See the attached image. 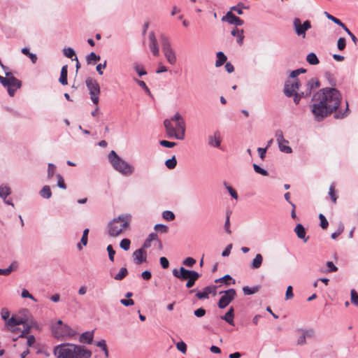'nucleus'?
<instances>
[{
    "instance_id": "1",
    "label": "nucleus",
    "mask_w": 358,
    "mask_h": 358,
    "mask_svg": "<svg viewBox=\"0 0 358 358\" xmlns=\"http://www.w3.org/2000/svg\"><path fill=\"white\" fill-rule=\"evenodd\" d=\"M312 101L311 110L317 121H321L333 113H335L336 119H343L350 113L348 101H345V110L343 113L337 111L342 101V95L336 88H322L313 95Z\"/></svg>"
},
{
    "instance_id": "2",
    "label": "nucleus",
    "mask_w": 358,
    "mask_h": 358,
    "mask_svg": "<svg viewBox=\"0 0 358 358\" xmlns=\"http://www.w3.org/2000/svg\"><path fill=\"white\" fill-rule=\"evenodd\" d=\"M54 354L57 358H90L92 352L83 345L72 343H63L54 348Z\"/></svg>"
},
{
    "instance_id": "3",
    "label": "nucleus",
    "mask_w": 358,
    "mask_h": 358,
    "mask_svg": "<svg viewBox=\"0 0 358 358\" xmlns=\"http://www.w3.org/2000/svg\"><path fill=\"white\" fill-rule=\"evenodd\" d=\"M131 216L129 214L119 215L111 220L107 225L109 236L116 238L122 236L129 229Z\"/></svg>"
},
{
    "instance_id": "4",
    "label": "nucleus",
    "mask_w": 358,
    "mask_h": 358,
    "mask_svg": "<svg viewBox=\"0 0 358 358\" xmlns=\"http://www.w3.org/2000/svg\"><path fill=\"white\" fill-rule=\"evenodd\" d=\"M108 160L113 169L124 176H129L134 172V167L120 158L114 150L108 154Z\"/></svg>"
},
{
    "instance_id": "5",
    "label": "nucleus",
    "mask_w": 358,
    "mask_h": 358,
    "mask_svg": "<svg viewBox=\"0 0 358 358\" xmlns=\"http://www.w3.org/2000/svg\"><path fill=\"white\" fill-rule=\"evenodd\" d=\"M172 273L173 276L181 280H187L186 283V287L187 288L192 287L194 285L195 282L201 276L198 272L195 271L187 270L184 267H180L179 269L174 268Z\"/></svg>"
},
{
    "instance_id": "6",
    "label": "nucleus",
    "mask_w": 358,
    "mask_h": 358,
    "mask_svg": "<svg viewBox=\"0 0 358 358\" xmlns=\"http://www.w3.org/2000/svg\"><path fill=\"white\" fill-rule=\"evenodd\" d=\"M164 125L169 137H175L178 140H183L185 138L186 129L185 121L176 122V127H173L171 120H164Z\"/></svg>"
},
{
    "instance_id": "7",
    "label": "nucleus",
    "mask_w": 358,
    "mask_h": 358,
    "mask_svg": "<svg viewBox=\"0 0 358 358\" xmlns=\"http://www.w3.org/2000/svg\"><path fill=\"white\" fill-rule=\"evenodd\" d=\"M160 41L162 43V51L167 62L171 65H175L177 62L176 55L171 47L169 38L166 36L162 35L160 36Z\"/></svg>"
},
{
    "instance_id": "8",
    "label": "nucleus",
    "mask_w": 358,
    "mask_h": 358,
    "mask_svg": "<svg viewBox=\"0 0 358 358\" xmlns=\"http://www.w3.org/2000/svg\"><path fill=\"white\" fill-rule=\"evenodd\" d=\"M85 83L90 95V99L94 104L97 106L99 104V94L101 92L99 84L96 80L92 78H87L85 80Z\"/></svg>"
},
{
    "instance_id": "9",
    "label": "nucleus",
    "mask_w": 358,
    "mask_h": 358,
    "mask_svg": "<svg viewBox=\"0 0 358 358\" xmlns=\"http://www.w3.org/2000/svg\"><path fill=\"white\" fill-rule=\"evenodd\" d=\"M31 313L29 311L23 308L20 310L17 314L13 315L8 322V327H14L17 325L23 324L26 325Z\"/></svg>"
},
{
    "instance_id": "10",
    "label": "nucleus",
    "mask_w": 358,
    "mask_h": 358,
    "mask_svg": "<svg viewBox=\"0 0 358 358\" xmlns=\"http://www.w3.org/2000/svg\"><path fill=\"white\" fill-rule=\"evenodd\" d=\"M293 27L297 36L306 38V32L311 28V24L309 20H306L303 24L299 18L296 17L293 20Z\"/></svg>"
},
{
    "instance_id": "11",
    "label": "nucleus",
    "mask_w": 358,
    "mask_h": 358,
    "mask_svg": "<svg viewBox=\"0 0 358 358\" xmlns=\"http://www.w3.org/2000/svg\"><path fill=\"white\" fill-rule=\"evenodd\" d=\"M224 294L220 299L217 306L220 308H225L236 297V292L234 289H229L220 294Z\"/></svg>"
},
{
    "instance_id": "12",
    "label": "nucleus",
    "mask_w": 358,
    "mask_h": 358,
    "mask_svg": "<svg viewBox=\"0 0 358 358\" xmlns=\"http://www.w3.org/2000/svg\"><path fill=\"white\" fill-rule=\"evenodd\" d=\"M300 85L301 83L298 78H291L289 77V78L287 80L285 83V94L288 97L292 96L293 94H294L295 92H296V91L299 90Z\"/></svg>"
},
{
    "instance_id": "13",
    "label": "nucleus",
    "mask_w": 358,
    "mask_h": 358,
    "mask_svg": "<svg viewBox=\"0 0 358 358\" xmlns=\"http://www.w3.org/2000/svg\"><path fill=\"white\" fill-rule=\"evenodd\" d=\"M298 332L300 333V336L296 340V345L300 346L305 345L307 343L306 339L313 338L315 334L313 329H300Z\"/></svg>"
},
{
    "instance_id": "14",
    "label": "nucleus",
    "mask_w": 358,
    "mask_h": 358,
    "mask_svg": "<svg viewBox=\"0 0 358 358\" xmlns=\"http://www.w3.org/2000/svg\"><path fill=\"white\" fill-rule=\"evenodd\" d=\"M6 77L2 85L4 87H11L18 89L21 87V82L14 77L9 71H5Z\"/></svg>"
},
{
    "instance_id": "15",
    "label": "nucleus",
    "mask_w": 358,
    "mask_h": 358,
    "mask_svg": "<svg viewBox=\"0 0 358 358\" xmlns=\"http://www.w3.org/2000/svg\"><path fill=\"white\" fill-rule=\"evenodd\" d=\"M222 21L227 22L229 24L236 26H241L244 23L243 20L236 16L231 11L227 12V14L222 17Z\"/></svg>"
},
{
    "instance_id": "16",
    "label": "nucleus",
    "mask_w": 358,
    "mask_h": 358,
    "mask_svg": "<svg viewBox=\"0 0 358 358\" xmlns=\"http://www.w3.org/2000/svg\"><path fill=\"white\" fill-rule=\"evenodd\" d=\"M149 39H150V48L155 56H159V49L158 47V43L157 38L155 37V33L151 31L149 34Z\"/></svg>"
},
{
    "instance_id": "17",
    "label": "nucleus",
    "mask_w": 358,
    "mask_h": 358,
    "mask_svg": "<svg viewBox=\"0 0 358 358\" xmlns=\"http://www.w3.org/2000/svg\"><path fill=\"white\" fill-rule=\"evenodd\" d=\"M53 333L56 337H59L61 336H68L70 337L74 336L76 334L75 330L71 329L68 325H64L61 327V333L55 331V329H52Z\"/></svg>"
},
{
    "instance_id": "18",
    "label": "nucleus",
    "mask_w": 358,
    "mask_h": 358,
    "mask_svg": "<svg viewBox=\"0 0 358 358\" xmlns=\"http://www.w3.org/2000/svg\"><path fill=\"white\" fill-rule=\"evenodd\" d=\"M216 287L215 286H207L203 288V291L198 292L196 296L199 299H208L210 294H215Z\"/></svg>"
},
{
    "instance_id": "19",
    "label": "nucleus",
    "mask_w": 358,
    "mask_h": 358,
    "mask_svg": "<svg viewBox=\"0 0 358 358\" xmlns=\"http://www.w3.org/2000/svg\"><path fill=\"white\" fill-rule=\"evenodd\" d=\"M145 252L143 248L136 250L133 253L134 262L136 264H141L146 261Z\"/></svg>"
},
{
    "instance_id": "20",
    "label": "nucleus",
    "mask_w": 358,
    "mask_h": 358,
    "mask_svg": "<svg viewBox=\"0 0 358 358\" xmlns=\"http://www.w3.org/2000/svg\"><path fill=\"white\" fill-rule=\"evenodd\" d=\"M294 232L296 234L299 238L303 240L305 243L307 242L308 237H306V230L301 224H298L296 226Z\"/></svg>"
},
{
    "instance_id": "21",
    "label": "nucleus",
    "mask_w": 358,
    "mask_h": 358,
    "mask_svg": "<svg viewBox=\"0 0 358 358\" xmlns=\"http://www.w3.org/2000/svg\"><path fill=\"white\" fill-rule=\"evenodd\" d=\"M94 338V331H85L80 336V342L82 343L90 344Z\"/></svg>"
},
{
    "instance_id": "22",
    "label": "nucleus",
    "mask_w": 358,
    "mask_h": 358,
    "mask_svg": "<svg viewBox=\"0 0 358 358\" xmlns=\"http://www.w3.org/2000/svg\"><path fill=\"white\" fill-rule=\"evenodd\" d=\"M221 140L218 133H215L213 135L208 136L209 145L214 148H219L220 146Z\"/></svg>"
},
{
    "instance_id": "23",
    "label": "nucleus",
    "mask_w": 358,
    "mask_h": 358,
    "mask_svg": "<svg viewBox=\"0 0 358 358\" xmlns=\"http://www.w3.org/2000/svg\"><path fill=\"white\" fill-rule=\"evenodd\" d=\"M320 86V82L316 78H312L308 80L307 83V88L305 91L306 96H309L311 94V91L313 88L318 87Z\"/></svg>"
},
{
    "instance_id": "24",
    "label": "nucleus",
    "mask_w": 358,
    "mask_h": 358,
    "mask_svg": "<svg viewBox=\"0 0 358 358\" xmlns=\"http://www.w3.org/2000/svg\"><path fill=\"white\" fill-rule=\"evenodd\" d=\"M234 309L233 307H231L229 310L225 313L224 315L221 317V319L226 321L231 325H234Z\"/></svg>"
},
{
    "instance_id": "25",
    "label": "nucleus",
    "mask_w": 358,
    "mask_h": 358,
    "mask_svg": "<svg viewBox=\"0 0 358 358\" xmlns=\"http://www.w3.org/2000/svg\"><path fill=\"white\" fill-rule=\"evenodd\" d=\"M231 34L232 36L236 37V41L237 43L241 45L243 43L244 39V35H243V29H238L237 28H234L231 31Z\"/></svg>"
},
{
    "instance_id": "26",
    "label": "nucleus",
    "mask_w": 358,
    "mask_h": 358,
    "mask_svg": "<svg viewBox=\"0 0 358 358\" xmlns=\"http://www.w3.org/2000/svg\"><path fill=\"white\" fill-rule=\"evenodd\" d=\"M263 257L261 254H257L255 258L252 259V263L250 264V268L252 269H257L259 268L262 264Z\"/></svg>"
},
{
    "instance_id": "27",
    "label": "nucleus",
    "mask_w": 358,
    "mask_h": 358,
    "mask_svg": "<svg viewBox=\"0 0 358 358\" xmlns=\"http://www.w3.org/2000/svg\"><path fill=\"white\" fill-rule=\"evenodd\" d=\"M67 65H64L62 67L61 69V74L60 78L59 79V83L63 85H66L68 84L67 81V74H68V70H67Z\"/></svg>"
},
{
    "instance_id": "28",
    "label": "nucleus",
    "mask_w": 358,
    "mask_h": 358,
    "mask_svg": "<svg viewBox=\"0 0 358 358\" xmlns=\"http://www.w3.org/2000/svg\"><path fill=\"white\" fill-rule=\"evenodd\" d=\"M88 234H89V229H85L83 231V236H82V238H81V240H80V243H78L77 244V248L79 250H83L82 245H84V246L87 245V241H88Z\"/></svg>"
},
{
    "instance_id": "29",
    "label": "nucleus",
    "mask_w": 358,
    "mask_h": 358,
    "mask_svg": "<svg viewBox=\"0 0 358 358\" xmlns=\"http://www.w3.org/2000/svg\"><path fill=\"white\" fill-rule=\"evenodd\" d=\"M216 56L217 60L215 62V66L216 67H220L226 62L227 57L222 51L217 52Z\"/></svg>"
},
{
    "instance_id": "30",
    "label": "nucleus",
    "mask_w": 358,
    "mask_h": 358,
    "mask_svg": "<svg viewBox=\"0 0 358 358\" xmlns=\"http://www.w3.org/2000/svg\"><path fill=\"white\" fill-rule=\"evenodd\" d=\"M288 144L289 141L287 140H286V143L280 142L278 143L280 151L287 154L292 153V149L291 147L289 146Z\"/></svg>"
},
{
    "instance_id": "31",
    "label": "nucleus",
    "mask_w": 358,
    "mask_h": 358,
    "mask_svg": "<svg viewBox=\"0 0 358 358\" xmlns=\"http://www.w3.org/2000/svg\"><path fill=\"white\" fill-rule=\"evenodd\" d=\"M306 61L310 65H317L320 60L314 52H310L306 56Z\"/></svg>"
},
{
    "instance_id": "32",
    "label": "nucleus",
    "mask_w": 358,
    "mask_h": 358,
    "mask_svg": "<svg viewBox=\"0 0 358 358\" xmlns=\"http://www.w3.org/2000/svg\"><path fill=\"white\" fill-rule=\"evenodd\" d=\"M41 197L44 199H50L52 196V192L48 185H45L39 192Z\"/></svg>"
},
{
    "instance_id": "33",
    "label": "nucleus",
    "mask_w": 358,
    "mask_h": 358,
    "mask_svg": "<svg viewBox=\"0 0 358 358\" xmlns=\"http://www.w3.org/2000/svg\"><path fill=\"white\" fill-rule=\"evenodd\" d=\"M0 315L1 319L5 322L6 326L8 327V322L9 321L10 317V311L6 308H2L0 311Z\"/></svg>"
},
{
    "instance_id": "34",
    "label": "nucleus",
    "mask_w": 358,
    "mask_h": 358,
    "mask_svg": "<svg viewBox=\"0 0 358 358\" xmlns=\"http://www.w3.org/2000/svg\"><path fill=\"white\" fill-rule=\"evenodd\" d=\"M259 290V286H255L253 287H249L248 286L243 287V292L245 295H251L257 293Z\"/></svg>"
},
{
    "instance_id": "35",
    "label": "nucleus",
    "mask_w": 358,
    "mask_h": 358,
    "mask_svg": "<svg viewBox=\"0 0 358 358\" xmlns=\"http://www.w3.org/2000/svg\"><path fill=\"white\" fill-rule=\"evenodd\" d=\"M96 345L97 347L101 348V350L104 352L105 357L106 358H108V356H109V352H108V348H107V345H106V341L102 339V340L96 342Z\"/></svg>"
},
{
    "instance_id": "36",
    "label": "nucleus",
    "mask_w": 358,
    "mask_h": 358,
    "mask_svg": "<svg viewBox=\"0 0 358 358\" xmlns=\"http://www.w3.org/2000/svg\"><path fill=\"white\" fill-rule=\"evenodd\" d=\"M128 271L125 267H122L120 269L119 272L114 276V279L116 280H122L127 275Z\"/></svg>"
},
{
    "instance_id": "37",
    "label": "nucleus",
    "mask_w": 358,
    "mask_h": 358,
    "mask_svg": "<svg viewBox=\"0 0 358 358\" xmlns=\"http://www.w3.org/2000/svg\"><path fill=\"white\" fill-rule=\"evenodd\" d=\"M10 194V189L8 186H0V197L6 199V197Z\"/></svg>"
},
{
    "instance_id": "38",
    "label": "nucleus",
    "mask_w": 358,
    "mask_h": 358,
    "mask_svg": "<svg viewBox=\"0 0 358 358\" xmlns=\"http://www.w3.org/2000/svg\"><path fill=\"white\" fill-rule=\"evenodd\" d=\"M21 52L24 55L28 56L34 64L36 62V60H37L36 55L34 53L30 52L29 50L27 48H23L21 50Z\"/></svg>"
},
{
    "instance_id": "39",
    "label": "nucleus",
    "mask_w": 358,
    "mask_h": 358,
    "mask_svg": "<svg viewBox=\"0 0 358 358\" xmlns=\"http://www.w3.org/2000/svg\"><path fill=\"white\" fill-rule=\"evenodd\" d=\"M225 282L227 285H230L231 283V284L235 283V280H233L232 278L229 275H225L224 276H223L219 279H217L215 280V282Z\"/></svg>"
},
{
    "instance_id": "40",
    "label": "nucleus",
    "mask_w": 358,
    "mask_h": 358,
    "mask_svg": "<svg viewBox=\"0 0 358 358\" xmlns=\"http://www.w3.org/2000/svg\"><path fill=\"white\" fill-rule=\"evenodd\" d=\"M243 3H238L236 6H232L231 10L236 11L238 15L243 14V9H248Z\"/></svg>"
},
{
    "instance_id": "41",
    "label": "nucleus",
    "mask_w": 358,
    "mask_h": 358,
    "mask_svg": "<svg viewBox=\"0 0 358 358\" xmlns=\"http://www.w3.org/2000/svg\"><path fill=\"white\" fill-rule=\"evenodd\" d=\"M63 53L66 57L70 58L72 60H73V59H74L73 57H76L74 50L71 48H64Z\"/></svg>"
},
{
    "instance_id": "42",
    "label": "nucleus",
    "mask_w": 358,
    "mask_h": 358,
    "mask_svg": "<svg viewBox=\"0 0 358 358\" xmlns=\"http://www.w3.org/2000/svg\"><path fill=\"white\" fill-rule=\"evenodd\" d=\"M165 165L169 169H174L177 165V161L175 156H173L171 159L166 160Z\"/></svg>"
},
{
    "instance_id": "43",
    "label": "nucleus",
    "mask_w": 358,
    "mask_h": 358,
    "mask_svg": "<svg viewBox=\"0 0 358 358\" xmlns=\"http://www.w3.org/2000/svg\"><path fill=\"white\" fill-rule=\"evenodd\" d=\"M29 321H27V324L26 325H29V327L31 329H39L40 327H39V324H38V322L34 319L33 316L31 315V314L29 316V318L28 320Z\"/></svg>"
},
{
    "instance_id": "44",
    "label": "nucleus",
    "mask_w": 358,
    "mask_h": 358,
    "mask_svg": "<svg viewBox=\"0 0 358 358\" xmlns=\"http://www.w3.org/2000/svg\"><path fill=\"white\" fill-rule=\"evenodd\" d=\"M131 241L128 238H123L120 243V247L125 250L127 251L130 248Z\"/></svg>"
},
{
    "instance_id": "45",
    "label": "nucleus",
    "mask_w": 358,
    "mask_h": 358,
    "mask_svg": "<svg viewBox=\"0 0 358 358\" xmlns=\"http://www.w3.org/2000/svg\"><path fill=\"white\" fill-rule=\"evenodd\" d=\"M162 217L166 220L171 221L175 219V215L172 211L165 210L162 213Z\"/></svg>"
},
{
    "instance_id": "46",
    "label": "nucleus",
    "mask_w": 358,
    "mask_h": 358,
    "mask_svg": "<svg viewBox=\"0 0 358 358\" xmlns=\"http://www.w3.org/2000/svg\"><path fill=\"white\" fill-rule=\"evenodd\" d=\"M275 136L276 138V141L278 143L282 142L286 143V139L284 138L283 132L282 131L278 129L275 133Z\"/></svg>"
},
{
    "instance_id": "47",
    "label": "nucleus",
    "mask_w": 358,
    "mask_h": 358,
    "mask_svg": "<svg viewBox=\"0 0 358 358\" xmlns=\"http://www.w3.org/2000/svg\"><path fill=\"white\" fill-rule=\"evenodd\" d=\"M15 267L16 266H15V263H13L7 268H0V275H8L15 269Z\"/></svg>"
},
{
    "instance_id": "48",
    "label": "nucleus",
    "mask_w": 358,
    "mask_h": 358,
    "mask_svg": "<svg viewBox=\"0 0 358 358\" xmlns=\"http://www.w3.org/2000/svg\"><path fill=\"white\" fill-rule=\"evenodd\" d=\"M101 59L99 55H96L94 52H91L90 55L87 56V64H91L92 61L97 62Z\"/></svg>"
},
{
    "instance_id": "49",
    "label": "nucleus",
    "mask_w": 358,
    "mask_h": 358,
    "mask_svg": "<svg viewBox=\"0 0 358 358\" xmlns=\"http://www.w3.org/2000/svg\"><path fill=\"white\" fill-rule=\"evenodd\" d=\"M252 166L256 173L261 174L264 176H267L268 175V171H266L265 169L261 168L259 165H257L256 164H253Z\"/></svg>"
},
{
    "instance_id": "50",
    "label": "nucleus",
    "mask_w": 358,
    "mask_h": 358,
    "mask_svg": "<svg viewBox=\"0 0 358 358\" xmlns=\"http://www.w3.org/2000/svg\"><path fill=\"white\" fill-rule=\"evenodd\" d=\"M55 170H56L55 165L52 163H49L48 167V179H50L52 178V176H54V174L55 173Z\"/></svg>"
},
{
    "instance_id": "51",
    "label": "nucleus",
    "mask_w": 358,
    "mask_h": 358,
    "mask_svg": "<svg viewBox=\"0 0 358 358\" xmlns=\"http://www.w3.org/2000/svg\"><path fill=\"white\" fill-rule=\"evenodd\" d=\"M350 299L352 303L358 306V294L355 289H352L350 292Z\"/></svg>"
},
{
    "instance_id": "52",
    "label": "nucleus",
    "mask_w": 358,
    "mask_h": 358,
    "mask_svg": "<svg viewBox=\"0 0 358 358\" xmlns=\"http://www.w3.org/2000/svg\"><path fill=\"white\" fill-rule=\"evenodd\" d=\"M154 229L156 231H160L162 233H167L169 231V228L167 226L162 224H157L155 225Z\"/></svg>"
},
{
    "instance_id": "53",
    "label": "nucleus",
    "mask_w": 358,
    "mask_h": 358,
    "mask_svg": "<svg viewBox=\"0 0 358 358\" xmlns=\"http://www.w3.org/2000/svg\"><path fill=\"white\" fill-rule=\"evenodd\" d=\"M306 72V70L305 69H303V68H300V69H298L296 70H294V71H292L291 73H290V75H289V77L291 78H297V76L299 75H300L301 73H304Z\"/></svg>"
},
{
    "instance_id": "54",
    "label": "nucleus",
    "mask_w": 358,
    "mask_h": 358,
    "mask_svg": "<svg viewBox=\"0 0 358 358\" xmlns=\"http://www.w3.org/2000/svg\"><path fill=\"white\" fill-rule=\"evenodd\" d=\"M324 15H325V16L327 17V19L331 20L335 24L339 25L340 27H341V25H342L343 22L339 19L334 17L333 15H330L327 12H324Z\"/></svg>"
},
{
    "instance_id": "55",
    "label": "nucleus",
    "mask_w": 358,
    "mask_h": 358,
    "mask_svg": "<svg viewBox=\"0 0 358 358\" xmlns=\"http://www.w3.org/2000/svg\"><path fill=\"white\" fill-rule=\"evenodd\" d=\"M346 45V41L345 38L341 37L337 41V48L339 50H343Z\"/></svg>"
},
{
    "instance_id": "56",
    "label": "nucleus",
    "mask_w": 358,
    "mask_h": 358,
    "mask_svg": "<svg viewBox=\"0 0 358 358\" xmlns=\"http://www.w3.org/2000/svg\"><path fill=\"white\" fill-rule=\"evenodd\" d=\"M56 176L57 178V186L62 189H66V186L64 183L62 176L60 174H57Z\"/></svg>"
},
{
    "instance_id": "57",
    "label": "nucleus",
    "mask_w": 358,
    "mask_h": 358,
    "mask_svg": "<svg viewBox=\"0 0 358 358\" xmlns=\"http://www.w3.org/2000/svg\"><path fill=\"white\" fill-rule=\"evenodd\" d=\"M176 348L179 351H180L183 354H185L187 352V345L183 341L178 342L176 343Z\"/></svg>"
},
{
    "instance_id": "58",
    "label": "nucleus",
    "mask_w": 358,
    "mask_h": 358,
    "mask_svg": "<svg viewBox=\"0 0 358 358\" xmlns=\"http://www.w3.org/2000/svg\"><path fill=\"white\" fill-rule=\"evenodd\" d=\"M319 218L320 220V227L322 229H327V227H328L329 223H328L326 217H324V215H322V213H320L319 215Z\"/></svg>"
},
{
    "instance_id": "59",
    "label": "nucleus",
    "mask_w": 358,
    "mask_h": 358,
    "mask_svg": "<svg viewBox=\"0 0 358 358\" xmlns=\"http://www.w3.org/2000/svg\"><path fill=\"white\" fill-rule=\"evenodd\" d=\"M168 120H171V123L172 122H178L180 121H184L183 117L179 113H176L174 115H173L170 119H167Z\"/></svg>"
},
{
    "instance_id": "60",
    "label": "nucleus",
    "mask_w": 358,
    "mask_h": 358,
    "mask_svg": "<svg viewBox=\"0 0 358 358\" xmlns=\"http://www.w3.org/2000/svg\"><path fill=\"white\" fill-rule=\"evenodd\" d=\"M293 96H294V101L296 104L299 103V102L300 101V100L302 97L306 96L305 92H301V93L295 92V94H293Z\"/></svg>"
},
{
    "instance_id": "61",
    "label": "nucleus",
    "mask_w": 358,
    "mask_h": 358,
    "mask_svg": "<svg viewBox=\"0 0 358 358\" xmlns=\"http://www.w3.org/2000/svg\"><path fill=\"white\" fill-rule=\"evenodd\" d=\"M21 296H22V298H29V299H31L34 301H37L35 299V297L32 294H31L27 289H22V293H21Z\"/></svg>"
},
{
    "instance_id": "62",
    "label": "nucleus",
    "mask_w": 358,
    "mask_h": 358,
    "mask_svg": "<svg viewBox=\"0 0 358 358\" xmlns=\"http://www.w3.org/2000/svg\"><path fill=\"white\" fill-rule=\"evenodd\" d=\"M182 263L187 267H192L196 263V260L192 257H187L183 261Z\"/></svg>"
},
{
    "instance_id": "63",
    "label": "nucleus",
    "mask_w": 358,
    "mask_h": 358,
    "mask_svg": "<svg viewBox=\"0 0 358 358\" xmlns=\"http://www.w3.org/2000/svg\"><path fill=\"white\" fill-rule=\"evenodd\" d=\"M106 250H107V251L108 252L109 259L111 262H114V256H115V251L113 250L112 245H108L107 246Z\"/></svg>"
},
{
    "instance_id": "64",
    "label": "nucleus",
    "mask_w": 358,
    "mask_h": 358,
    "mask_svg": "<svg viewBox=\"0 0 358 358\" xmlns=\"http://www.w3.org/2000/svg\"><path fill=\"white\" fill-rule=\"evenodd\" d=\"M159 144L162 146L166 147V148H173L176 145V143L175 142H171L166 140H162L159 141Z\"/></svg>"
}]
</instances>
